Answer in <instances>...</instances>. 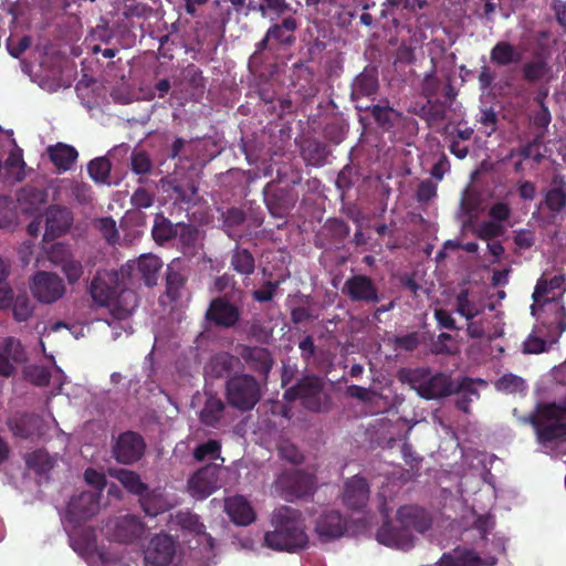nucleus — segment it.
Here are the masks:
<instances>
[{"instance_id": "1", "label": "nucleus", "mask_w": 566, "mask_h": 566, "mask_svg": "<svg viewBox=\"0 0 566 566\" xmlns=\"http://www.w3.org/2000/svg\"><path fill=\"white\" fill-rule=\"evenodd\" d=\"M272 531L264 534V545L277 552L295 553L308 545V536L301 511L287 505L272 513Z\"/></svg>"}, {"instance_id": "2", "label": "nucleus", "mask_w": 566, "mask_h": 566, "mask_svg": "<svg viewBox=\"0 0 566 566\" xmlns=\"http://www.w3.org/2000/svg\"><path fill=\"white\" fill-rule=\"evenodd\" d=\"M541 444L566 439V398L560 402H541L525 419Z\"/></svg>"}, {"instance_id": "3", "label": "nucleus", "mask_w": 566, "mask_h": 566, "mask_svg": "<svg viewBox=\"0 0 566 566\" xmlns=\"http://www.w3.org/2000/svg\"><path fill=\"white\" fill-rule=\"evenodd\" d=\"M287 401L300 400L303 408L311 412H328L332 408V397L325 390V382L316 375H305L283 395Z\"/></svg>"}, {"instance_id": "4", "label": "nucleus", "mask_w": 566, "mask_h": 566, "mask_svg": "<svg viewBox=\"0 0 566 566\" xmlns=\"http://www.w3.org/2000/svg\"><path fill=\"white\" fill-rule=\"evenodd\" d=\"M316 489V475L302 469L282 470L271 485L272 492L287 502L311 497Z\"/></svg>"}, {"instance_id": "5", "label": "nucleus", "mask_w": 566, "mask_h": 566, "mask_svg": "<svg viewBox=\"0 0 566 566\" xmlns=\"http://www.w3.org/2000/svg\"><path fill=\"white\" fill-rule=\"evenodd\" d=\"M227 403L240 412H249L262 398L260 381L250 374H234L224 385Z\"/></svg>"}, {"instance_id": "6", "label": "nucleus", "mask_w": 566, "mask_h": 566, "mask_svg": "<svg viewBox=\"0 0 566 566\" xmlns=\"http://www.w3.org/2000/svg\"><path fill=\"white\" fill-rule=\"evenodd\" d=\"M32 296L41 304L50 305L59 302L66 294L64 280L54 272L39 270L29 281Z\"/></svg>"}, {"instance_id": "7", "label": "nucleus", "mask_w": 566, "mask_h": 566, "mask_svg": "<svg viewBox=\"0 0 566 566\" xmlns=\"http://www.w3.org/2000/svg\"><path fill=\"white\" fill-rule=\"evenodd\" d=\"M411 384L418 395L427 400L444 398L454 391V382L446 373L429 376L428 370L417 371Z\"/></svg>"}, {"instance_id": "8", "label": "nucleus", "mask_w": 566, "mask_h": 566, "mask_svg": "<svg viewBox=\"0 0 566 566\" xmlns=\"http://www.w3.org/2000/svg\"><path fill=\"white\" fill-rule=\"evenodd\" d=\"M342 293L352 302L364 303L367 305L378 304L384 297L376 282L365 274H355L349 276L342 287Z\"/></svg>"}, {"instance_id": "9", "label": "nucleus", "mask_w": 566, "mask_h": 566, "mask_svg": "<svg viewBox=\"0 0 566 566\" xmlns=\"http://www.w3.org/2000/svg\"><path fill=\"white\" fill-rule=\"evenodd\" d=\"M145 449V440L139 433L125 431L113 444L112 454L117 462L129 465L142 459Z\"/></svg>"}, {"instance_id": "10", "label": "nucleus", "mask_w": 566, "mask_h": 566, "mask_svg": "<svg viewBox=\"0 0 566 566\" xmlns=\"http://www.w3.org/2000/svg\"><path fill=\"white\" fill-rule=\"evenodd\" d=\"M205 317L217 327L233 328L241 317V310L224 296H218L210 301Z\"/></svg>"}, {"instance_id": "11", "label": "nucleus", "mask_w": 566, "mask_h": 566, "mask_svg": "<svg viewBox=\"0 0 566 566\" xmlns=\"http://www.w3.org/2000/svg\"><path fill=\"white\" fill-rule=\"evenodd\" d=\"M187 486L193 497L198 500L208 497L219 489V467L203 465L189 478Z\"/></svg>"}, {"instance_id": "12", "label": "nucleus", "mask_w": 566, "mask_h": 566, "mask_svg": "<svg viewBox=\"0 0 566 566\" xmlns=\"http://www.w3.org/2000/svg\"><path fill=\"white\" fill-rule=\"evenodd\" d=\"M99 500L96 491H83L72 496L66 509L69 521L81 523L94 516L99 510Z\"/></svg>"}, {"instance_id": "13", "label": "nucleus", "mask_w": 566, "mask_h": 566, "mask_svg": "<svg viewBox=\"0 0 566 566\" xmlns=\"http://www.w3.org/2000/svg\"><path fill=\"white\" fill-rule=\"evenodd\" d=\"M113 475L128 492L139 496L140 505L147 515L156 516L158 514V509L153 505V500L149 497L148 485L142 481L136 472L119 469Z\"/></svg>"}, {"instance_id": "14", "label": "nucleus", "mask_w": 566, "mask_h": 566, "mask_svg": "<svg viewBox=\"0 0 566 566\" xmlns=\"http://www.w3.org/2000/svg\"><path fill=\"white\" fill-rule=\"evenodd\" d=\"M45 234L44 237L56 239L69 232L74 217L70 208L61 205H51L45 209Z\"/></svg>"}, {"instance_id": "15", "label": "nucleus", "mask_w": 566, "mask_h": 566, "mask_svg": "<svg viewBox=\"0 0 566 566\" xmlns=\"http://www.w3.org/2000/svg\"><path fill=\"white\" fill-rule=\"evenodd\" d=\"M176 553V545L168 534H157L145 551L146 564L153 566H167L171 563Z\"/></svg>"}, {"instance_id": "16", "label": "nucleus", "mask_w": 566, "mask_h": 566, "mask_svg": "<svg viewBox=\"0 0 566 566\" xmlns=\"http://www.w3.org/2000/svg\"><path fill=\"white\" fill-rule=\"evenodd\" d=\"M144 533L145 526L139 517L125 515L114 520L109 538L117 543L130 544L142 538Z\"/></svg>"}, {"instance_id": "17", "label": "nucleus", "mask_w": 566, "mask_h": 566, "mask_svg": "<svg viewBox=\"0 0 566 566\" xmlns=\"http://www.w3.org/2000/svg\"><path fill=\"white\" fill-rule=\"evenodd\" d=\"M378 543L399 549H410L413 546L412 533L401 524L394 525L389 520H385L376 533Z\"/></svg>"}, {"instance_id": "18", "label": "nucleus", "mask_w": 566, "mask_h": 566, "mask_svg": "<svg viewBox=\"0 0 566 566\" xmlns=\"http://www.w3.org/2000/svg\"><path fill=\"white\" fill-rule=\"evenodd\" d=\"M25 360L21 342L12 336L6 337L0 345V375L9 377L15 371V364Z\"/></svg>"}, {"instance_id": "19", "label": "nucleus", "mask_w": 566, "mask_h": 566, "mask_svg": "<svg viewBox=\"0 0 566 566\" xmlns=\"http://www.w3.org/2000/svg\"><path fill=\"white\" fill-rule=\"evenodd\" d=\"M239 355L250 369L262 375L265 379L268 378L274 364L272 354L268 348L242 345Z\"/></svg>"}, {"instance_id": "20", "label": "nucleus", "mask_w": 566, "mask_h": 566, "mask_svg": "<svg viewBox=\"0 0 566 566\" xmlns=\"http://www.w3.org/2000/svg\"><path fill=\"white\" fill-rule=\"evenodd\" d=\"M369 485L365 478L353 476L345 482L343 503L353 511H361L369 500Z\"/></svg>"}, {"instance_id": "21", "label": "nucleus", "mask_w": 566, "mask_h": 566, "mask_svg": "<svg viewBox=\"0 0 566 566\" xmlns=\"http://www.w3.org/2000/svg\"><path fill=\"white\" fill-rule=\"evenodd\" d=\"M346 518L336 510H326L317 518L315 531L319 538L329 541L344 535Z\"/></svg>"}, {"instance_id": "22", "label": "nucleus", "mask_w": 566, "mask_h": 566, "mask_svg": "<svg viewBox=\"0 0 566 566\" xmlns=\"http://www.w3.org/2000/svg\"><path fill=\"white\" fill-rule=\"evenodd\" d=\"M49 191L44 187L25 185L17 192V201L27 214H35L48 203Z\"/></svg>"}, {"instance_id": "23", "label": "nucleus", "mask_w": 566, "mask_h": 566, "mask_svg": "<svg viewBox=\"0 0 566 566\" xmlns=\"http://www.w3.org/2000/svg\"><path fill=\"white\" fill-rule=\"evenodd\" d=\"M398 524L418 533H424L431 527V518L422 507L417 505H403L397 512Z\"/></svg>"}, {"instance_id": "24", "label": "nucleus", "mask_w": 566, "mask_h": 566, "mask_svg": "<svg viewBox=\"0 0 566 566\" xmlns=\"http://www.w3.org/2000/svg\"><path fill=\"white\" fill-rule=\"evenodd\" d=\"M224 511L237 525L247 526L255 520L254 510L243 495L227 497L224 500Z\"/></svg>"}, {"instance_id": "25", "label": "nucleus", "mask_w": 566, "mask_h": 566, "mask_svg": "<svg viewBox=\"0 0 566 566\" xmlns=\"http://www.w3.org/2000/svg\"><path fill=\"white\" fill-rule=\"evenodd\" d=\"M379 90L378 73L375 69L365 67L352 83V101L358 102L364 97H374Z\"/></svg>"}, {"instance_id": "26", "label": "nucleus", "mask_w": 566, "mask_h": 566, "mask_svg": "<svg viewBox=\"0 0 566 566\" xmlns=\"http://www.w3.org/2000/svg\"><path fill=\"white\" fill-rule=\"evenodd\" d=\"M542 205L553 214L564 211L566 208V180L562 175L553 176Z\"/></svg>"}, {"instance_id": "27", "label": "nucleus", "mask_w": 566, "mask_h": 566, "mask_svg": "<svg viewBox=\"0 0 566 566\" xmlns=\"http://www.w3.org/2000/svg\"><path fill=\"white\" fill-rule=\"evenodd\" d=\"M174 521L184 531L195 536L202 535L210 549L214 547V538L206 532V525L201 522L198 514L190 510H181L176 513Z\"/></svg>"}, {"instance_id": "28", "label": "nucleus", "mask_w": 566, "mask_h": 566, "mask_svg": "<svg viewBox=\"0 0 566 566\" xmlns=\"http://www.w3.org/2000/svg\"><path fill=\"white\" fill-rule=\"evenodd\" d=\"M46 153L51 163L60 172L69 171L78 158L77 150L64 143L49 146Z\"/></svg>"}, {"instance_id": "29", "label": "nucleus", "mask_w": 566, "mask_h": 566, "mask_svg": "<svg viewBox=\"0 0 566 566\" xmlns=\"http://www.w3.org/2000/svg\"><path fill=\"white\" fill-rule=\"evenodd\" d=\"M51 261L65 275L70 285L76 284L84 274V266L81 260L76 259L72 253L57 254L53 252Z\"/></svg>"}, {"instance_id": "30", "label": "nucleus", "mask_w": 566, "mask_h": 566, "mask_svg": "<svg viewBox=\"0 0 566 566\" xmlns=\"http://www.w3.org/2000/svg\"><path fill=\"white\" fill-rule=\"evenodd\" d=\"M475 381H479L481 384H485L482 379H473L470 377H463L459 384H454V391L453 394L458 395V399L455 400V407L457 409L469 413L470 412V405L473 400L480 398V392L474 387Z\"/></svg>"}, {"instance_id": "31", "label": "nucleus", "mask_w": 566, "mask_h": 566, "mask_svg": "<svg viewBox=\"0 0 566 566\" xmlns=\"http://www.w3.org/2000/svg\"><path fill=\"white\" fill-rule=\"evenodd\" d=\"M226 403L217 396H209L199 413L202 424L211 428H218L224 417Z\"/></svg>"}, {"instance_id": "32", "label": "nucleus", "mask_w": 566, "mask_h": 566, "mask_svg": "<svg viewBox=\"0 0 566 566\" xmlns=\"http://www.w3.org/2000/svg\"><path fill=\"white\" fill-rule=\"evenodd\" d=\"M88 292L97 306L108 307L115 297L116 287L97 273L90 283Z\"/></svg>"}, {"instance_id": "33", "label": "nucleus", "mask_w": 566, "mask_h": 566, "mask_svg": "<svg viewBox=\"0 0 566 566\" xmlns=\"http://www.w3.org/2000/svg\"><path fill=\"white\" fill-rule=\"evenodd\" d=\"M564 284L565 276L563 274H555L549 279L543 274L536 282L532 297L535 302L548 300L549 297L553 298L556 292L560 293L564 291Z\"/></svg>"}, {"instance_id": "34", "label": "nucleus", "mask_w": 566, "mask_h": 566, "mask_svg": "<svg viewBox=\"0 0 566 566\" xmlns=\"http://www.w3.org/2000/svg\"><path fill=\"white\" fill-rule=\"evenodd\" d=\"M482 559L472 549L457 547L440 557L439 566H480Z\"/></svg>"}, {"instance_id": "35", "label": "nucleus", "mask_w": 566, "mask_h": 566, "mask_svg": "<svg viewBox=\"0 0 566 566\" xmlns=\"http://www.w3.org/2000/svg\"><path fill=\"white\" fill-rule=\"evenodd\" d=\"M296 29V20L293 17H286L281 23H275L268 29V38H271L279 44L291 46L296 40L294 35Z\"/></svg>"}, {"instance_id": "36", "label": "nucleus", "mask_w": 566, "mask_h": 566, "mask_svg": "<svg viewBox=\"0 0 566 566\" xmlns=\"http://www.w3.org/2000/svg\"><path fill=\"white\" fill-rule=\"evenodd\" d=\"M357 108L370 112L376 124L384 130L392 129L401 118V113L388 105H370L365 107L357 105Z\"/></svg>"}, {"instance_id": "37", "label": "nucleus", "mask_w": 566, "mask_h": 566, "mask_svg": "<svg viewBox=\"0 0 566 566\" xmlns=\"http://www.w3.org/2000/svg\"><path fill=\"white\" fill-rule=\"evenodd\" d=\"M161 268V260L154 254H144L137 261V272L144 283L149 287L157 284Z\"/></svg>"}, {"instance_id": "38", "label": "nucleus", "mask_w": 566, "mask_h": 566, "mask_svg": "<svg viewBox=\"0 0 566 566\" xmlns=\"http://www.w3.org/2000/svg\"><path fill=\"white\" fill-rule=\"evenodd\" d=\"M230 266L238 274L250 276L255 271V259L248 249L235 245L230 254Z\"/></svg>"}, {"instance_id": "39", "label": "nucleus", "mask_w": 566, "mask_h": 566, "mask_svg": "<svg viewBox=\"0 0 566 566\" xmlns=\"http://www.w3.org/2000/svg\"><path fill=\"white\" fill-rule=\"evenodd\" d=\"M177 234L178 223H172L163 213H157L155 216L151 235L157 244L164 245L170 240L177 238Z\"/></svg>"}, {"instance_id": "40", "label": "nucleus", "mask_w": 566, "mask_h": 566, "mask_svg": "<svg viewBox=\"0 0 566 566\" xmlns=\"http://www.w3.org/2000/svg\"><path fill=\"white\" fill-rule=\"evenodd\" d=\"M295 205L291 189H279L266 199V206L272 216L283 217Z\"/></svg>"}, {"instance_id": "41", "label": "nucleus", "mask_w": 566, "mask_h": 566, "mask_svg": "<svg viewBox=\"0 0 566 566\" xmlns=\"http://www.w3.org/2000/svg\"><path fill=\"white\" fill-rule=\"evenodd\" d=\"M43 420L39 415L25 413L14 424L13 433L23 439H30L42 433Z\"/></svg>"}, {"instance_id": "42", "label": "nucleus", "mask_w": 566, "mask_h": 566, "mask_svg": "<svg viewBox=\"0 0 566 566\" xmlns=\"http://www.w3.org/2000/svg\"><path fill=\"white\" fill-rule=\"evenodd\" d=\"M490 59L500 66H506L521 60V53L506 41L497 42L491 50Z\"/></svg>"}, {"instance_id": "43", "label": "nucleus", "mask_w": 566, "mask_h": 566, "mask_svg": "<svg viewBox=\"0 0 566 566\" xmlns=\"http://www.w3.org/2000/svg\"><path fill=\"white\" fill-rule=\"evenodd\" d=\"M238 363V357L229 353L221 352L211 357L208 368L213 377L222 378L229 376Z\"/></svg>"}, {"instance_id": "44", "label": "nucleus", "mask_w": 566, "mask_h": 566, "mask_svg": "<svg viewBox=\"0 0 566 566\" xmlns=\"http://www.w3.org/2000/svg\"><path fill=\"white\" fill-rule=\"evenodd\" d=\"M12 304V313L13 317L18 322H27L33 314L34 304L29 298L27 294H19L13 298V293L11 294V300H7L3 303H0V306H8Z\"/></svg>"}, {"instance_id": "45", "label": "nucleus", "mask_w": 566, "mask_h": 566, "mask_svg": "<svg viewBox=\"0 0 566 566\" xmlns=\"http://www.w3.org/2000/svg\"><path fill=\"white\" fill-rule=\"evenodd\" d=\"M112 170V163L106 157H97L87 165L90 177L99 184H108Z\"/></svg>"}, {"instance_id": "46", "label": "nucleus", "mask_w": 566, "mask_h": 566, "mask_svg": "<svg viewBox=\"0 0 566 566\" xmlns=\"http://www.w3.org/2000/svg\"><path fill=\"white\" fill-rule=\"evenodd\" d=\"M329 155L327 146L318 140H312L307 144L304 149L305 159L314 166L321 167L326 164V159Z\"/></svg>"}, {"instance_id": "47", "label": "nucleus", "mask_w": 566, "mask_h": 566, "mask_svg": "<svg viewBox=\"0 0 566 566\" xmlns=\"http://www.w3.org/2000/svg\"><path fill=\"white\" fill-rule=\"evenodd\" d=\"M421 111L429 124L441 122L447 116V105L440 99L428 98Z\"/></svg>"}, {"instance_id": "48", "label": "nucleus", "mask_w": 566, "mask_h": 566, "mask_svg": "<svg viewBox=\"0 0 566 566\" xmlns=\"http://www.w3.org/2000/svg\"><path fill=\"white\" fill-rule=\"evenodd\" d=\"M495 388L506 394H517L526 389V384L522 377L514 374H505L496 380Z\"/></svg>"}, {"instance_id": "49", "label": "nucleus", "mask_w": 566, "mask_h": 566, "mask_svg": "<svg viewBox=\"0 0 566 566\" xmlns=\"http://www.w3.org/2000/svg\"><path fill=\"white\" fill-rule=\"evenodd\" d=\"M199 229L192 224L179 222L177 238L184 250H192L199 241Z\"/></svg>"}, {"instance_id": "50", "label": "nucleus", "mask_w": 566, "mask_h": 566, "mask_svg": "<svg viewBox=\"0 0 566 566\" xmlns=\"http://www.w3.org/2000/svg\"><path fill=\"white\" fill-rule=\"evenodd\" d=\"M258 11L263 15L282 17L284 13L292 11L291 4L286 0H259Z\"/></svg>"}, {"instance_id": "51", "label": "nucleus", "mask_w": 566, "mask_h": 566, "mask_svg": "<svg viewBox=\"0 0 566 566\" xmlns=\"http://www.w3.org/2000/svg\"><path fill=\"white\" fill-rule=\"evenodd\" d=\"M457 313L467 318L468 321L473 319L481 313V310L469 300V290H461L455 297Z\"/></svg>"}, {"instance_id": "52", "label": "nucleus", "mask_w": 566, "mask_h": 566, "mask_svg": "<svg viewBox=\"0 0 566 566\" xmlns=\"http://www.w3.org/2000/svg\"><path fill=\"white\" fill-rule=\"evenodd\" d=\"M130 169L139 176L149 175L153 171V161L144 150H134L130 155Z\"/></svg>"}, {"instance_id": "53", "label": "nucleus", "mask_w": 566, "mask_h": 566, "mask_svg": "<svg viewBox=\"0 0 566 566\" xmlns=\"http://www.w3.org/2000/svg\"><path fill=\"white\" fill-rule=\"evenodd\" d=\"M95 228L108 244L117 243L119 239L116 221L112 217H103L95 221Z\"/></svg>"}, {"instance_id": "54", "label": "nucleus", "mask_w": 566, "mask_h": 566, "mask_svg": "<svg viewBox=\"0 0 566 566\" xmlns=\"http://www.w3.org/2000/svg\"><path fill=\"white\" fill-rule=\"evenodd\" d=\"M221 443L218 440L210 439L203 443L198 444L193 450V458L197 461H205L206 459H217L220 457Z\"/></svg>"}, {"instance_id": "55", "label": "nucleus", "mask_w": 566, "mask_h": 566, "mask_svg": "<svg viewBox=\"0 0 566 566\" xmlns=\"http://www.w3.org/2000/svg\"><path fill=\"white\" fill-rule=\"evenodd\" d=\"M430 352L434 355H454L458 347L454 343L452 335L441 333L430 346Z\"/></svg>"}, {"instance_id": "56", "label": "nucleus", "mask_w": 566, "mask_h": 566, "mask_svg": "<svg viewBox=\"0 0 566 566\" xmlns=\"http://www.w3.org/2000/svg\"><path fill=\"white\" fill-rule=\"evenodd\" d=\"M247 219L245 212L240 208H229L226 212L222 213V223L224 231L231 238V230L240 227L244 223Z\"/></svg>"}, {"instance_id": "57", "label": "nucleus", "mask_w": 566, "mask_h": 566, "mask_svg": "<svg viewBox=\"0 0 566 566\" xmlns=\"http://www.w3.org/2000/svg\"><path fill=\"white\" fill-rule=\"evenodd\" d=\"M442 82L436 74V65H432L430 72L426 73L421 82V94L423 97L433 98L441 90Z\"/></svg>"}, {"instance_id": "58", "label": "nucleus", "mask_w": 566, "mask_h": 566, "mask_svg": "<svg viewBox=\"0 0 566 566\" xmlns=\"http://www.w3.org/2000/svg\"><path fill=\"white\" fill-rule=\"evenodd\" d=\"M154 202L155 192L145 187L136 188L130 196V205L138 210L150 208Z\"/></svg>"}, {"instance_id": "59", "label": "nucleus", "mask_w": 566, "mask_h": 566, "mask_svg": "<svg viewBox=\"0 0 566 566\" xmlns=\"http://www.w3.org/2000/svg\"><path fill=\"white\" fill-rule=\"evenodd\" d=\"M31 43L32 39L29 35L21 38L10 35L6 41V48L12 57L19 59L31 46Z\"/></svg>"}, {"instance_id": "60", "label": "nucleus", "mask_w": 566, "mask_h": 566, "mask_svg": "<svg viewBox=\"0 0 566 566\" xmlns=\"http://www.w3.org/2000/svg\"><path fill=\"white\" fill-rule=\"evenodd\" d=\"M324 228L329 235L337 241L344 240L350 232L349 226L344 220L337 218L328 219Z\"/></svg>"}, {"instance_id": "61", "label": "nucleus", "mask_w": 566, "mask_h": 566, "mask_svg": "<svg viewBox=\"0 0 566 566\" xmlns=\"http://www.w3.org/2000/svg\"><path fill=\"white\" fill-rule=\"evenodd\" d=\"M279 455L292 464H301L304 461L303 453L290 441H283L277 448Z\"/></svg>"}, {"instance_id": "62", "label": "nucleus", "mask_w": 566, "mask_h": 566, "mask_svg": "<svg viewBox=\"0 0 566 566\" xmlns=\"http://www.w3.org/2000/svg\"><path fill=\"white\" fill-rule=\"evenodd\" d=\"M71 197L78 205H88L93 200L92 187L82 181H74L71 186Z\"/></svg>"}, {"instance_id": "63", "label": "nucleus", "mask_w": 566, "mask_h": 566, "mask_svg": "<svg viewBox=\"0 0 566 566\" xmlns=\"http://www.w3.org/2000/svg\"><path fill=\"white\" fill-rule=\"evenodd\" d=\"M504 231L502 223L492 220L483 221L478 228V237L482 240H489L503 235Z\"/></svg>"}, {"instance_id": "64", "label": "nucleus", "mask_w": 566, "mask_h": 566, "mask_svg": "<svg viewBox=\"0 0 566 566\" xmlns=\"http://www.w3.org/2000/svg\"><path fill=\"white\" fill-rule=\"evenodd\" d=\"M546 65L543 61L527 62L523 66V76L528 82H537L545 74Z\"/></svg>"}]
</instances>
